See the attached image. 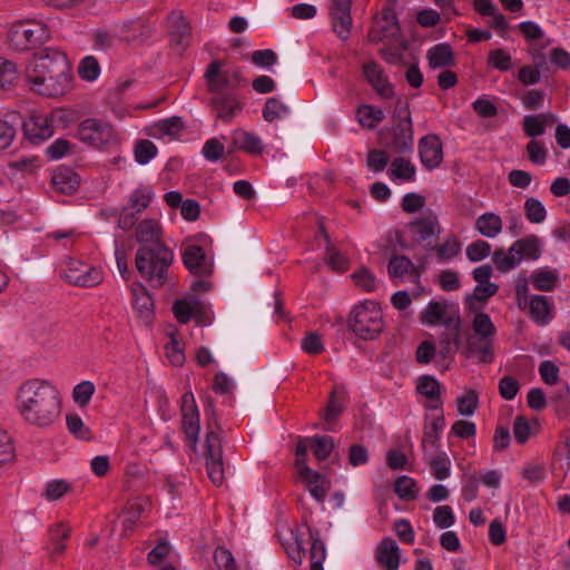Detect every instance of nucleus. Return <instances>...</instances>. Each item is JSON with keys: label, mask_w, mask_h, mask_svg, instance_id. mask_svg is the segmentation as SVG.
I'll return each instance as SVG.
<instances>
[{"label": "nucleus", "mask_w": 570, "mask_h": 570, "mask_svg": "<svg viewBox=\"0 0 570 570\" xmlns=\"http://www.w3.org/2000/svg\"><path fill=\"white\" fill-rule=\"evenodd\" d=\"M29 90L46 98H60L71 91L73 73L65 51L45 47L36 51L26 68Z\"/></svg>", "instance_id": "nucleus-1"}, {"label": "nucleus", "mask_w": 570, "mask_h": 570, "mask_svg": "<svg viewBox=\"0 0 570 570\" xmlns=\"http://www.w3.org/2000/svg\"><path fill=\"white\" fill-rule=\"evenodd\" d=\"M16 409L27 424L42 430L52 429L61 419V393L47 380L29 379L17 390Z\"/></svg>", "instance_id": "nucleus-2"}, {"label": "nucleus", "mask_w": 570, "mask_h": 570, "mask_svg": "<svg viewBox=\"0 0 570 570\" xmlns=\"http://www.w3.org/2000/svg\"><path fill=\"white\" fill-rule=\"evenodd\" d=\"M334 449V440L328 435L299 438L295 449V470L299 480L317 503H324L331 482L307 465V453L312 450L318 461L326 460Z\"/></svg>", "instance_id": "nucleus-3"}, {"label": "nucleus", "mask_w": 570, "mask_h": 570, "mask_svg": "<svg viewBox=\"0 0 570 570\" xmlns=\"http://www.w3.org/2000/svg\"><path fill=\"white\" fill-rule=\"evenodd\" d=\"M173 261L174 253L167 245L139 246L135 256L137 272L154 287L165 284Z\"/></svg>", "instance_id": "nucleus-4"}, {"label": "nucleus", "mask_w": 570, "mask_h": 570, "mask_svg": "<svg viewBox=\"0 0 570 570\" xmlns=\"http://www.w3.org/2000/svg\"><path fill=\"white\" fill-rule=\"evenodd\" d=\"M205 413L207 415V431L204 444L205 468L212 483L219 487L225 480L222 429L216 420L213 401L209 396L206 397Z\"/></svg>", "instance_id": "nucleus-5"}, {"label": "nucleus", "mask_w": 570, "mask_h": 570, "mask_svg": "<svg viewBox=\"0 0 570 570\" xmlns=\"http://www.w3.org/2000/svg\"><path fill=\"white\" fill-rule=\"evenodd\" d=\"M293 546L285 548L288 557L296 563L302 564L305 557V544L309 543L311 570H324L323 562L326 558V548L320 538L317 530L312 529L306 520L291 531Z\"/></svg>", "instance_id": "nucleus-6"}, {"label": "nucleus", "mask_w": 570, "mask_h": 570, "mask_svg": "<svg viewBox=\"0 0 570 570\" xmlns=\"http://www.w3.org/2000/svg\"><path fill=\"white\" fill-rule=\"evenodd\" d=\"M542 248L541 238L530 234L512 243L507 252L503 248H497L492 254V262L500 273H508L518 267L522 261H538Z\"/></svg>", "instance_id": "nucleus-7"}, {"label": "nucleus", "mask_w": 570, "mask_h": 570, "mask_svg": "<svg viewBox=\"0 0 570 570\" xmlns=\"http://www.w3.org/2000/svg\"><path fill=\"white\" fill-rule=\"evenodd\" d=\"M350 330L362 340H375L383 330V313L374 301L355 305L348 317Z\"/></svg>", "instance_id": "nucleus-8"}, {"label": "nucleus", "mask_w": 570, "mask_h": 570, "mask_svg": "<svg viewBox=\"0 0 570 570\" xmlns=\"http://www.w3.org/2000/svg\"><path fill=\"white\" fill-rule=\"evenodd\" d=\"M50 39V30L45 22L24 20L14 22L8 32V41L17 51L31 50Z\"/></svg>", "instance_id": "nucleus-9"}, {"label": "nucleus", "mask_w": 570, "mask_h": 570, "mask_svg": "<svg viewBox=\"0 0 570 570\" xmlns=\"http://www.w3.org/2000/svg\"><path fill=\"white\" fill-rule=\"evenodd\" d=\"M79 140L95 149H109L119 141L118 132L111 124L97 118L82 120L77 128Z\"/></svg>", "instance_id": "nucleus-10"}, {"label": "nucleus", "mask_w": 570, "mask_h": 570, "mask_svg": "<svg viewBox=\"0 0 570 570\" xmlns=\"http://www.w3.org/2000/svg\"><path fill=\"white\" fill-rule=\"evenodd\" d=\"M61 276L73 286L94 287L104 281V271L99 266L68 258Z\"/></svg>", "instance_id": "nucleus-11"}, {"label": "nucleus", "mask_w": 570, "mask_h": 570, "mask_svg": "<svg viewBox=\"0 0 570 570\" xmlns=\"http://www.w3.org/2000/svg\"><path fill=\"white\" fill-rule=\"evenodd\" d=\"M154 190L150 186L140 185L135 188L129 197L128 203L121 208L118 225L124 230H129L137 222L138 216L149 207L154 199Z\"/></svg>", "instance_id": "nucleus-12"}, {"label": "nucleus", "mask_w": 570, "mask_h": 570, "mask_svg": "<svg viewBox=\"0 0 570 570\" xmlns=\"http://www.w3.org/2000/svg\"><path fill=\"white\" fill-rule=\"evenodd\" d=\"M413 238L419 244H424L426 249L433 248V239L442 232L438 216L432 212H424L420 217L410 223Z\"/></svg>", "instance_id": "nucleus-13"}, {"label": "nucleus", "mask_w": 570, "mask_h": 570, "mask_svg": "<svg viewBox=\"0 0 570 570\" xmlns=\"http://www.w3.org/2000/svg\"><path fill=\"white\" fill-rule=\"evenodd\" d=\"M181 424L190 446L196 450L200 425L199 411L191 391L181 396Z\"/></svg>", "instance_id": "nucleus-14"}, {"label": "nucleus", "mask_w": 570, "mask_h": 570, "mask_svg": "<svg viewBox=\"0 0 570 570\" xmlns=\"http://www.w3.org/2000/svg\"><path fill=\"white\" fill-rule=\"evenodd\" d=\"M417 151L420 161L428 171H432L442 165L443 144L436 134H429L420 138Z\"/></svg>", "instance_id": "nucleus-15"}, {"label": "nucleus", "mask_w": 570, "mask_h": 570, "mask_svg": "<svg viewBox=\"0 0 570 570\" xmlns=\"http://www.w3.org/2000/svg\"><path fill=\"white\" fill-rule=\"evenodd\" d=\"M362 69L364 78L381 99L390 100L394 98L395 87L377 62H365Z\"/></svg>", "instance_id": "nucleus-16"}, {"label": "nucleus", "mask_w": 570, "mask_h": 570, "mask_svg": "<svg viewBox=\"0 0 570 570\" xmlns=\"http://www.w3.org/2000/svg\"><path fill=\"white\" fill-rule=\"evenodd\" d=\"M181 258L185 267L196 276H207L213 271V263L202 246L187 244L181 248Z\"/></svg>", "instance_id": "nucleus-17"}, {"label": "nucleus", "mask_w": 570, "mask_h": 570, "mask_svg": "<svg viewBox=\"0 0 570 570\" xmlns=\"http://www.w3.org/2000/svg\"><path fill=\"white\" fill-rule=\"evenodd\" d=\"M405 116L393 127L390 147L397 154H406L413 150L414 134L411 114L407 106L404 108Z\"/></svg>", "instance_id": "nucleus-18"}, {"label": "nucleus", "mask_w": 570, "mask_h": 570, "mask_svg": "<svg viewBox=\"0 0 570 570\" xmlns=\"http://www.w3.org/2000/svg\"><path fill=\"white\" fill-rule=\"evenodd\" d=\"M26 138L35 145L41 144L53 134L52 121L46 115H33L22 124Z\"/></svg>", "instance_id": "nucleus-19"}, {"label": "nucleus", "mask_w": 570, "mask_h": 570, "mask_svg": "<svg viewBox=\"0 0 570 570\" xmlns=\"http://www.w3.org/2000/svg\"><path fill=\"white\" fill-rule=\"evenodd\" d=\"M216 117L223 122L229 124L237 112L243 109V101L234 92H225L224 95H215L209 100Z\"/></svg>", "instance_id": "nucleus-20"}, {"label": "nucleus", "mask_w": 570, "mask_h": 570, "mask_svg": "<svg viewBox=\"0 0 570 570\" xmlns=\"http://www.w3.org/2000/svg\"><path fill=\"white\" fill-rule=\"evenodd\" d=\"M352 0H333L331 6V17L333 30L338 38L345 40L348 38L352 26L351 17Z\"/></svg>", "instance_id": "nucleus-21"}, {"label": "nucleus", "mask_w": 570, "mask_h": 570, "mask_svg": "<svg viewBox=\"0 0 570 570\" xmlns=\"http://www.w3.org/2000/svg\"><path fill=\"white\" fill-rule=\"evenodd\" d=\"M205 79L208 90L215 95H224V89L236 88V83L229 77V70L222 71V62L218 60H214L208 65Z\"/></svg>", "instance_id": "nucleus-22"}, {"label": "nucleus", "mask_w": 570, "mask_h": 570, "mask_svg": "<svg viewBox=\"0 0 570 570\" xmlns=\"http://www.w3.org/2000/svg\"><path fill=\"white\" fill-rule=\"evenodd\" d=\"M230 141L234 150H240L252 156H258L264 150L262 138L255 132L242 128L230 132Z\"/></svg>", "instance_id": "nucleus-23"}, {"label": "nucleus", "mask_w": 570, "mask_h": 570, "mask_svg": "<svg viewBox=\"0 0 570 570\" xmlns=\"http://www.w3.org/2000/svg\"><path fill=\"white\" fill-rule=\"evenodd\" d=\"M345 409V392L342 387L334 386L326 407L324 409L323 420L325 422V430L336 431V422Z\"/></svg>", "instance_id": "nucleus-24"}, {"label": "nucleus", "mask_w": 570, "mask_h": 570, "mask_svg": "<svg viewBox=\"0 0 570 570\" xmlns=\"http://www.w3.org/2000/svg\"><path fill=\"white\" fill-rule=\"evenodd\" d=\"M136 240L140 246L156 247L166 245L163 242V229L157 219L148 218L141 220L136 227Z\"/></svg>", "instance_id": "nucleus-25"}, {"label": "nucleus", "mask_w": 570, "mask_h": 570, "mask_svg": "<svg viewBox=\"0 0 570 570\" xmlns=\"http://www.w3.org/2000/svg\"><path fill=\"white\" fill-rule=\"evenodd\" d=\"M416 392L429 400L425 409L442 411L441 384L434 376H420L416 384Z\"/></svg>", "instance_id": "nucleus-26"}, {"label": "nucleus", "mask_w": 570, "mask_h": 570, "mask_svg": "<svg viewBox=\"0 0 570 570\" xmlns=\"http://www.w3.org/2000/svg\"><path fill=\"white\" fill-rule=\"evenodd\" d=\"M553 302L547 296L533 295L529 301L530 317L539 326H546L553 320Z\"/></svg>", "instance_id": "nucleus-27"}, {"label": "nucleus", "mask_w": 570, "mask_h": 570, "mask_svg": "<svg viewBox=\"0 0 570 570\" xmlns=\"http://www.w3.org/2000/svg\"><path fill=\"white\" fill-rule=\"evenodd\" d=\"M376 561L386 570H397L400 567V549L395 540L385 537L379 543L376 553Z\"/></svg>", "instance_id": "nucleus-28"}, {"label": "nucleus", "mask_w": 570, "mask_h": 570, "mask_svg": "<svg viewBox=\"0 0 570 570\" xmlns=\"http://www.w3.org/2000/svg\"><path fill=\"white\" fill-rule=\"evenodd\" d=\"M146 507V502L141 499L131 500L126 504L122 513L119 515L124 535H129L137 528Z\"/></svg>", "instance_id": "nucleus-29"}, {"label": "nucleus", "mask_w": 570, "mask_h": 570, "mask_svg": "<svg viewBox=\"0 0 570 570\" xmlns=\"http://www.w3.org/2000/svg\"><path fill=\"white\" fill-rule=\"evenodd\" d=\"M167 29L174 42L184 46L190 37V24L181 11H173L167 18Z\"/></svg>", "instance_id": "nucleus-30"}, {"label": "nucleus", "mask_w": 570, "mask_h": 570, "mask_svg": "<svg viewBox=\"0 0 570 570\" xmlns=\"http://www.w3.org/2000/svg\"><path fill=\"white\" fill-rule=\"evenodd\" d=\"M132 307L139 317L149 320L154 315V299L141 283L131 285Z\"/></svg>", "instance_id": "nucleus-31"}, {"label": "nucleus", "mask_w": 570, "mask_h": 570, "mask_svg": "<svg viewBox=\"0 0 570 570\" xmlns=\"http://www.w3.org/2000/svg\"><path fill=\"white\" fill-rule=\"evenodd\" d=\"M173 313L180 324L188 323L191 317H195L198 324H205L202 321V304L196 298L175 301Z\"/></svg>", "instance_id": "nucleus-32"}, {"label": "nucleus", "mask_w": 570, "mask_h": 570, "mask_svg": "<svg viewBox=\"0 0 570 570\" xmlns=\"http://www.w3.org/2000/svg\"><path fill=\"white\" fill-rule=\"evenodd\" d=\"M426 59L431 69L451 67L455 63L453 49L446 42L431 47L426 52Z\"/></svg>", "instance_id": "nucleus-33"}, {"label": "nucleus", "mask_w": 570, "mask_h": 570, "mask_svg": "<svg viewBox=\"0 0 570 570\" xmlns=\"http://www.w3.org/2000/svg\"><path fill=\"white\" fill-rule=\"evenodd\" d=\"M53 188L65 195L72 194L79 186V176L67 167H59L51 177Z\"/></svg>", "instance_id": "nucleus-34"}, {"label": "nucleus", "mask_w": 570, "mask_h": 570, "mask_svg": "<svg viewBox=\"0 0 570 570\" xmlns=\"http://www.w3.org/2000/svg\"><path fill=\"white\" fill-rule=\"evenodd\" d=\"M446 307L445 303L431 301L421 313L422 322L428 325L442 324L445 327H451L454 318L446 316Z\"/></svg>", "instance_id": "nucleus-35"}, {"label": "nucleus", "mask_w": 570, "mask_h": 570, "mask_svg": "<svg viewBox=\"0 0 570 570\" xmlns=\"http://www.w3.org/2000/svg\"><path fill=\"white\" fill-rule=\"evenodd\" d=\"M387 175L392 181L412 183L416 178V167L409 158L396 157L392 160Z\"/></svg>", "instance_id": "nucleus-36"}, {"label": "nucleus", "mask_w": 570, "mask_h": 570, "mask_svg": "<svg viewBox=\"0 0 570 570\" xmlns=\"http://www.w3.org/2000/svg\"><path fill=\"white\" fill-rule=\"evenodd\" d=\"M69 533L70 529L65 524H56L49 529V540L46 544V550L52 559L65 552Z\"/></svg>", "instance_id": "nucleus-37"}, {"label": "nucleus", "mask_w": 570, "mask_h": 570, "mask_svg": "<svg viewBox=\"0 0 570 570\" xmlns=\"http://www.w3.org/2000/svg\"><path fill=\"white\" fill-rule=\"evenodd\" d=\"M557 120L551 112L528 115L523 118V130L527 136L535 138L546 132V127Z\"/></svg>", "instance_id": "nucleus-38"}, {"label": "nucleus", "mask_w": 570, "mask_h": 570, "mask_svg": "<svg viewBox=\"0 0 570 570\" xmlns=\"http://www.w3.org/2000/svg\"><path fill=\"white\" fill-rule=\"evenodd\" d=\"M502 218L494 213H483L475 219L474 228L487 238H495L502 232Z\"/></svg>", "instance_id": "nucleus-39"}, {"label": "nucleus", "mask_w": 570, "mask_h": 570, "mask_svg": "<svg viewBox=\"0 0 570 570\" xmlns=\"http://www.w3.org/2000/svg\"><path fill=\"white\" fill-rule=\"evenodd\" d=\"M387 273L392 278L403 277L404 275H410L415 279L420 277V273L412 261L403 255H394L391 257Z\"/></svg>", "instance_id": "nucleus-40"}, {"label": "nucleus", "mask_w": 570, "mask_h": 570, "mask_svg": "<svg viewBox=\"0 0 570 570\" xmlns=\"http://www.w3.org/2000/svg\"><path fill=\"white\" fill-rule=\"evenodd\" d=\"M379 24L381 32V37L379 38L380 40L384 38H393L397 36L401 30L396 12L391 6L383 8Z\"/></svg>", "instance_id": "nucleus-41"}, {"label": "nucleus", "mask_w": 570, "mask_h": 570, "mask_svg": "<svg viewBox=\"0 0 570 570\" xmlns=\"http://www.w3.org/2000/svg\"><path fill=\"white\" fill-rule=\"evenodd\" d=\"M356 117L362 127L373 129L385 119V114L382 108L361 105L356 110Z\"/></svg>", "instance_id": "nucleus-42"}, {"label": "nucleus", "mask_w": 570, "mask_h": 570, "mask_svg": "<svg viewBox=\"0 0 570 570\" xmlns=\"http://www.w3.org/2000/svg\"><path fill=\"white\" fill-rule=\"evenodd\" d=\"M320 234L327 244L325 253L327 265L335 272H345L348 268V259L330 246V236L323 225L320 226Z\"/></svg>", "instance_id": "nucleus-43"}, {"label": "nucleus", "mask_w": 570, "mask_h": 570, "mask_svg": "<svg viewBox=\"0 0 570 570\" xmlns=\"http://www.w3.org/2000/svg\"><path fill=\"white\" fill-rule=\"evenodd\" d=\"M430 472L435 480L443 481L451 475V461L445 451L438 453L428 460Z\"/></svg>", "instance_id": "nucleus-44"}, {"label": "nucleus", "mask_w": 570, "mask_h": 570, "mask_svg": "<svg viewBox=\"0 0 570 570\" xmlns=\"http://www.w3.org/2000/svg\"><path fill=\"white\" fill-rule=\"evenodd\" d=\"M445 426L443 413L441 412L429 425H425L423 432L422 446L425 449L426 444L432 448L440 446L441 433Z\"/></svg>", "instance_id": "nucleus-45"}, {"label": "nucleus", "mask_w": 570, "mask_h": 570, "mask_svg": "<svg viewBox=\"0 0 570 570\" xmlns=\"http://www.w3.org/2000/svg\"><path fill=\"white\" fill-rule=\"evenodd\" d=\"M291 109L287 105L277 98H268L263 107V118L267 122H274L276 120L287 117Z\"/></svg>", "instance_id": "nucleus-46"}, {"label": "nucleus", "mask_w": 570, "mask_h": 570, "mask_svg": "<svg viewBox=\"0 0 570 570\" xmlns=\"http://www.w3.org/2000/svg\"><path fill=\"white\" fill-rule=\"evenodd\" d=\"M531 282L535 289L550 292L558 283V275L556 271L539 268L532 273Z\"/></svg>", "instance_id": "nucleus-47"}, {"label": "nucleus", "mask_w": 570, "mask_h": 570, "mask_svg": "<svg viewBox=\"0 0 570 570\" xmlns=\"http://www.w3.org/2000/svg\"><path fill=\"white\" fill-rule=\"evenodd\" d=\"M155 128L160 135L177 139L185 129V122L181 117L173 116L159 120Z\"/></svg>", "instance_id": "nucleus-48"}, {"label": "nucleus", "mask_w": 570, "mask_h": 570, "mask_svg": "<svg viewBox=\"0 0 570 570\" xmlns=\"http://www.w3.org/2000/svg\"><path fill=\"white\" fill-rule=\"evenodd\" d=\"M524 216L531 224H542L547 218V209L542 202L534 197H529L523 206Z\"/></svg>", "instance_id": "nucleus-49"}, {"label": "nucleus", "mask_w": 570, "mask_h": 570, "mask_svg": "<svg viewBox=\"0 0 570 570\" xmlns=\"http://www.w3.org/2000/svg\"><path fill=\"white\" fill-rule=\"evenodd\" d=\"M456 411L460 415L471 416L479 407V394L474 390H468L455 400Z\"/></svg>", "instance_id": "nucleus-50"}, {"label": "nucleus", "mask_w": 570, "mask_h": 570, "mask_svg": "<svg viewBox=\"0 0 570 570\" xmlns=\"http://www.w3.org/2000/svg\"><path fill=\"white\" fill-rule=\"evenodd\" d=\"M472 328L474 333L483 340H490L495 334V326L490 316L482 312L474 315Z\"/></svg>", "instance_id": "nucleus-51"}, {"label": "nucleus", "mask_w": 570, "mask_h": 570, "mask_svg": "<svg viewBox=\"0 0 570 570\" xmlns=\"http://www.w3.org/2000/svg\"><path fill=\"white\" fill-rule=\"evenodd\" d=\"M68 431L78 440L89 441L92 438L90 429L83 423L78 414H68L66 416Z\"/></svg>", "instance_id": "nucleus-52"}, {"label": "nucleus", "mask_w": 570, "mask_h": 570, "mask_svg": "<svg viewBox=\"0 0 570 570\" xmlns=\"http://www.w3.org/2000/svg\"><path fill=\"white\" fill-rule=\"evenodd\" d=\"M394 491L400 499L405 501L415 499L417 494L414 480L407 475H402L396 479Z\"/></svg>", "instance_id": "nucleus-53"}, {"label": "nucleus", "mask_w": 570, "mask_h": 570, "mask_svg": "<svg viewBox=\"0 0 570 570\" xmlns=\"http://www.w3.org/2000/svg\"><path fill=\"white\" fill-rule=\"evenodd\" d=\"M78 75L82 80L95 81L100 75V66L94 56L81 59L78 66Z\"/></svg>", "instance_id": "nucleus-54"}, {"label": "nucleus", "mask_w": 570, "mask_h": 570, "mask_svg": "<svg viewBox=\"0 0 570 570\" xmlns=\"http://www.w3.org/2000/svg\"><path fill=\"white\" fill-rule=\"evenodd\" d=\"M95 384L91 381H82L78 383L72 390L73 402L80 407L87 406L95 393Z\"/></svg>", "instance_id": "nucleus-55"}, {"label": "nucleus", "mask_w": 570, "mask_h": 570, "mask_svg": "<svg viewBox=\"0 0 570 570\" xmlns=\"http://www.w3.org/2000/svg\"><path fill=\"white\" fill-rule=\"evenodd\" d=\"M488 63L492 68L505 72L512 68V58L504 49H493L488 55Z\"/></svg>", "instance_id": "nucleus-56"}, {"label": "nucleus", "mask_w": 570, "mask_h": 570, "mask_svg": "<svg viewBox=\"0 0 570 570\" xmlns=\"http://www.w3.org/2000/svg\"><path fill=\"white\" fill-rule=\"evenodd\" d=\"M70 490L71 485L69 482L61 479H55L47 482L42 495L48 501H57L60 500Z\"/></svg>", "instance_id": "nucleus-57"}, {"label": "nucleus", "mask_w": 570, "mask_h": 570, "mask_svg": "<svg viewBox=\"0 0 570 570\" xmlns=\"http://www.w3.org/2000/svg\"><path fill=\"white\" fill-rule=\"evenodd\" d=\"M469 350L472 354L476 355L482 363H492L493 351L492 344L489 340L479 338L478 341L471 340L469 342Z\"/></svg>", "instance_id": "nucleus-58"}, {"label": "nucleus", "mask_w": 570, "mask_h": 570, "mask_svg": "<svg viewBox=\"0 0 570 570\" xmlns=\"http://www.w3.org/2000/svg\"><path fill=\"white\" fill-rule=\"evenodd\" d=\"M156 145L148 140L141 139L135 146V159L139 165H147L157 155Z\"/></svg>", "instance_id": "nucleus-59"}, {"label": "nucleus", "mask_w": 570, "mask_h": 570, "mask_svg": "<svg viewBox=\"0 0 570 570\" xmlns=\"http://www.w3.org/2000/svg\"><path fill=\"white\" fill-rule=\"evenodd\" d=\"M431 250L436 252L440 259H451L461 250V244L455 236H449L442 244L433 245Z\"/></svg>", "instance_id": "nucleus-60"}, {"label": "nucleus", "mask_w": 570, "mask_h": 570, "mask_svg": "<svg viewBox=\"0 0 570 570\" xmlns=\"http://www.w3.org/2000/svg\"><path fill=\"white\" fill-rule=\"evenodd\" d=\"M18 79L17 65L0 57V89H7Z\"/></svg>", "instance_id": "nucleus-61"}, {"label": "nucleus", "mask_w": 570, "mask_h": 570, "mask_svg": "<svg viewBox=\"0 0 570 570\" xmlns=\"http://www.w3.org/2000/svg\"><path fill=\"white\" fill-rule=\"evenodd\" d=\"M466 257L471 262H480L491 254V245L483 239L470 243L465 249Z\"/></svg>", "instance_id": "nucleus-62"}, {"label": "nucleus", "mask_w": 570, "mask_h": 570, "mask_svg": "<svg viewBox=\"0 0 570 570\" xmlns=\"http://www.w3.org/2000/svg\"><path fill=\"white\" fill-rule=\"evenodd\" d=\"M433 522L440 529H448L455 522V515L450 505H440L434 509Z\"/></svg>", "instance_id": "nucleus-63"}, {"label": "nucleus", "mask_w": 570, "mask_h": 570, "mask_svg": "<svg viewBox=\"0 0 570 570\" xmlns=\"http://www.w3.org/2000/svg\"><path fill=\"white\" fill-rule=\"evenodd\" d=\"M475 434L476 425L474 422L466 420H458L452 424L449 436L455 435L459 439L468 440L473 439Z\"/></svg>", "instance_id": "nucleus-64"}]
</instances>
